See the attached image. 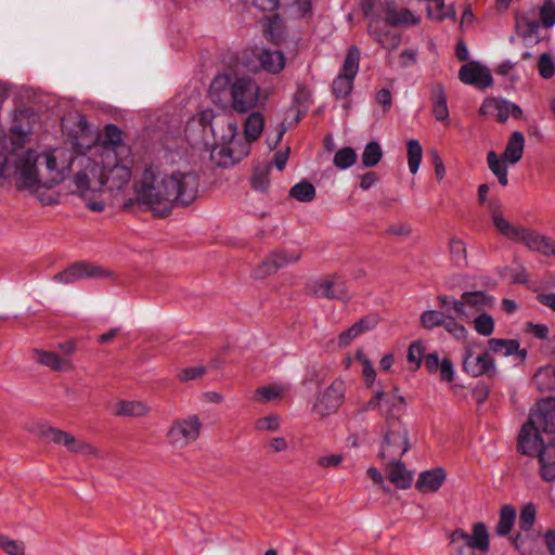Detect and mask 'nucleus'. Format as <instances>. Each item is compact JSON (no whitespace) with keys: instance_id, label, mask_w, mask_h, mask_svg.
I'll return each instance as SVG.
<instances>
[{"instance_id":"f257e3e1","label":"nucleus","mask_w":555,"mask_h":555,"mask_svg":"<svg viewBox=\"0 0 555 555\" xmlns=\"http://www.w3.org/2000/svg\"><path fill=\"white\" fill-rule=\"evenodd\" d=\"M81 171L73 179L75 193L85 201L88 209L94 212L104 210L106 204L102 193L108 190H121L131 179L133 160L131 156H120L114 160L103 159L100 154L80 158Z\"/></svg>"},{"instance_id":"f03ea898","label":"nucleus","mask_w":555,"mask_h":555,"mask_svg":"<svg viewBox=\"0 0 555 555\" xmlns=\"http://www.w3.org/2000/svg\"><path fill=\"white\" fill-rule=\"evenodd\" d=\"M198 177L192 171L163 173L155 167L145 169L137 185V198L157 216L168 215L173 203L190 205L197 196Z\"/></svg>"},{"instance_id":"7ed1b4c3","label":"nucleus","mask_w":555,"mask_h":555,"mask_svg":"<svg viewBox=\"0 0 555 555\" xmlns=\"http://www.w3.org/2000/svg\"><path fill=\"white\" fill-rule=\"evenodd\" d=\"M367 410L380 409L386 417L379 456L384 462H397L409 451V431L400 417L405 412V399L397 388L386 392L376 390L367 402Z\"/></svg>"},{"instance_id":"20e7f679","label":"nucleus","mask_w":555,"mask_h":555,"mask_svg":"<svg viewBox=\"0 0 555 555\" xmlns=\"http://www.w3.org/2000/svg\"><path fill=\"white\" fill-rule=\"evenodd\" d=\"M197 125L203 127L205 135L209 132L214 138L220 139L221 145L214 147L211 151V158L219 166H232L248 153V145L246 143L238 144L236 142L238 134L237 124L228 120L225 116L216 114L212 109L207 108L199 112L189 121V128Z\"/></svg>"},{"instance_id":"39448f33","label":"nucleus","mask_w":555,"mask_h":555,"mask_svg":"<svg viewBox=\"0 0 555 555\" xmlns=\"http://www.w3.org/2000/svg\"><path fill=\"white\" fill-rule=\"evenodd\" d=\"M39 153L28 149L9 153L5 138L0 137V180H11L16 189L30 194L48 189L43 171L38 167Z\"/></svg>"},{"instance_id":"423d86ee","label":"nucleus","mask_w":555,"mask_h":555,"mask_svg":"<svg viewBox=\"0 0 555 555\" xmlns=\"http://www.w3.org/2000/svg\"><path fill=\"white\" fill-rule=\"evenodd\" d=\"M229 86L231 95L230 106L233 111L244 114L256 107L260 101V88L248 77L231 79L229 75H218L211 82L209 98L221 109L229 106L225 87Z\"/></svg>"},{"instance_id":"0eeeda50","label":"nucleus","mask_w":555,"mask_h":555,"mask_svg":"<svg viewBox=\"0 0 555 555\" xmlns=\"http://www.w3.org/2000/svg\"><path fill=\"white\" fill-rule=\"evenodd\" d=\"M87 151L81 152L67 145H48L39 153V159L43 164V175L48 189H52L75 170V175L81 171L80 158L87 156Z\"/></svg>"},{"instance_id":"6e6552de","label":"nucleus","mask_w":555,"mask_h":555,"mask_svg":"<svg viewBox=\"0 0 555 555\" xmlns=\"http://www.w3.org/2000/svg\"><path fill=\"white\" fill-rule=\"evenodd\" d=\"M545 434L555 433V399L541 400L531 411L528 421L522 425L518 436V450L521 453H530L534 450L537 438H543Z\"/></svg>"},{"instance_id":"1a4fd4ad","label":"nucleus","mask_w":555,"mask_h":555,"mask_svg":"<svg viewBox=\"0 0 555 555\" xmlns=\"http://www.w3.org/2000/svg\"><path fill=\"white\" fill-rule=\"evenodd\" d=\"M452 555H487L490 548V535L483 522H476L470 532L455 529L450 537Z\"/></svg>"},{"instance_id":"9d476101","label":"nucleus","mask_w":555,"mask_h":555,"mask_svg":"<svg viewBox=\"0 0 555 555\" xmlns=\"http://www.w3.org/2000/svg\"><path fill=\"white\" fill-rule=\"evenodd\" d=\"M525 150V135L520 131H513L505 145L502 157L494 151L487 154V163L491 172L503 186L508 183V166L516 165L522 157Z\"/></svg>"},{"instance_id":"9b49d317","label":"nucleus","mask_w":555,"mask_h":555,"mask_svg":"<svg viewBox=\"0 0 555 555\" xmlns=\"http://www.w3.org/2000/svg\"><path fill=\"white\" fill-rule=\"evenodd\" d=\"M203 423L195 414L172 421L166 433V442L172 450H183L195 443L202 433Z\"/></svg>"},{"instance_id":"f8f14e48","label":"nucleus","mask_w":555,"mask_h":555,"mask_svg":"<svg viewBox=\"0 0 555 555\" xmlns=\"http://www.w3.org/2000/svg\"><path fill=\"white\" fill-rule=\"evenodd\" d=\"M88 156L100 154L103 159L114 160L117 155L131 156L130 149L122 143V132L115 125H107L104 129V139L100 144L89 146Z\"/></svg>"},{"instance_id":"ddd939ff","label":"nucleus","mask_w":555,"mask_h":555,"mask_svg":"<svg viewBox=\"0 0 555 555\" xmlns=\"http://www.w3.org/2000/svg\"><path fill=\"white\" fill-rule=\"evenodd\" d=\"M359 63L360 51L353 46L348 50L343 67L333 81V93L336 98L344 99L351 93L354 78L359 72Z\"/></svg>"},{"instance_id":"4468645a","label":"nucleus","mask_w":555,"mask_h":555,"mask_svg":"<svg viewBox=\"0 0 555 555\" xmlns=\"http://www.w3.org/2000/svg\"><path fill=\"white\" fill-rule=\"evenodd\" d=\"M346 389V382L343 378H335L330 386L319 392L313 411L321 416L336 413L345 401Z\"/></svg>"},{"instance_id":"2eb2a0df","label":"nucleus","mask_w":555,"mask_h":555,"mask_svg":"<svg viewBox=\"0 0 555 555\" xmlns=\"http://www.w3.org/2000/svg\"><path fill=\"white\" fill-rule=\"evenodd\" d=\"M534 450L524 453L529 456H537L539 462L540 476L545 481L555 480V438H537Z\"/></svg>"},{"instance_id":"dca6fc26","label":"nucleus","mask_w":555,"mask_h":555,"mask_svg":"<svg viewBox=\"0 0 555 555\" xmlns=\"http://www.w3.org/2000/svg\"><path fill=\"white\" fill-rule=\"evenodd\" d=\"M463 371L472 377L496 375L495 362L488 351L475 352L467 348L463 356Z\"/></svg>"},{"instance_id":"f3484780","label":"nucleus","mask_w":555,"mask_h":555,"mask_svg":"<svg viewBox=\"0 0 555 555\" xmlns=\"http://www.w3.org/2000/svg\"><path fill=\"white\" fill-rule=\"evenodd\" d=\"M43 436L50 441L63 444L68 451L79 453L86 456H99V451L89 442L77 440L67 431L49 427L43 431Z\"/></svg>"},{"instance_id":"a211bd4d","label":"nucleus","mask_w":555,"mask_h":555,"mask_svg":"<svg viewBox=\"0 0 555 555\" xmlns=\"http://www.w3.org/2000/svg\"><path fill=\"white\" fill-rule=\"evenodd\" d=\"M312 291L319 298L346 300L349 298L346 282L338 275H326L313 283Z\"/></svg>"},{"instance_id":"6ab92c4d","label":"nucleus","mask_w":555,"mask_h":555,"mask_svg":"<svg viewBox=\"0 0 555 555\" xmlns=\"http://www.w3.org/2000/svg\"><path fill=\"white\" fill-rule=\"evenodd\" d=\"M459 78L463 83L478 89H486L493 83L490 69L478 62H468L463 65L460 68Z\"/></svg>"},{"instance_id":"aec40b11","label":"nucleus","mask_w":555,"mask_h":555,"mask_svg":"<svg viewBox=\"0 0 555 555\" xmlns=\"http://www.w3.org/2000/svg\"><path fill=\"white\" fill-rule=\"evenodd\" d=\"M463 304L460 319L466 322H470L473 317L485 313L487 308L493 306V299L483 292H466L461 297Z\"/></svg>"},{"instance_id":"412c9836","label":"nucleus","mask_w":555,"mask_h":555,"mask_svg":"<svg viewBox=\"0 0 555 555\" xmlns=\"http://www.w3.org/2000/svg\"><path fill=\"white\" fill-rule=\"evenodd\" d=\"M299 258L300 254L295 251L291 254L286 251L274 253L253 270V276L259 280L264 279L276 272L280 268L297 261Z\"/></svg>"},{"instance_id":"4be33fe9","label":"nucleus","mask_w":555,"mask_h":555,"mask_svg":"<svg viewBox=\"0 0 555 555\" xmlns=\"http://www.w3.org/2000/svg\"><path fill=\"white\" fill-rule=\"evenodd\" d=\"M489 212L496 231L512 242H517L525 227L513 224L500 209L499 202L489 203Z\"/></svg>"},{"instance_id":"5701e85b","label":"nucleus","mask_w":555,"mask_h":555,"mask_svg":"<svg viewBox=\"0 0 555 555\" xmlns=\"http://www.w3.org/2000/svg\"><path fill=\"white\" fill-rule=\"evenodd\" d=\"M537 517V509L532 503H527L521 507L519 515V529L518 533L514 539L516 548L522 554H527L529 548L527 546V539L529 531L531 530Z\"/></svg>"},{"instance_id":"b1692460","label":"nucleus","mask_w":555,"mask_h":555,"mask_svg":"<svg viewBox=\"0 0 555 555\" xmlns=\"http://www.w3.org/2000/svg\"><path fill=\"white\" fill-rule=\"evenodd\" d=\"M386 23L393 27H408L420 22V16L409 9H397L393 2H386L384 7Z\"/></svg>"},{"instance_id":"393cba45","label":"nucleus","mask_w":555,"mask_h":555,"mask_svg":"<svg viewBox=\"0 0 555 555\" xmlns=\"http://www.w3.org/2000/svg\"><path fill=\"white\" fill-rule=\"evenodd\" d=\"M100 270L89 262H77L54 275L53 280L65 284L74 283L80 279L98 276Z\"/></svg>"},{"instance_id":"a878e982","label":"nucleus","mask_w":555,"mask_h":555,"mask_svg":"<svg viewBox=\"0 0 555 555\" xmlns=\"http://www.w3.org/2000/svg\"><path fill=\"white\" fill-rule=\"evenodd\" d=\"M367 33L386 50L393 51L400 46V36L395 31L385 30L378 20L370 21Z\"/></svg>"},{"instance_id":"bb28decb","label":"nucleus","mask_w":555,"mask_h":555,"mask_svg":"<svg viewBox=\"0 0 555 555\" xmlns=\"http://www.w3.org/2000/svg\"><path fill=\"white\" fill-rule=\"evenodd\" d=\"M425 366L430 374L439 372L443 382L450 383L454 379L455 371L452 361L448 358L440 360L436 352L428 353L425 357Z\"/></svg>"},{"instance_id":"cd10ccee","label":"nucleus","mask_w":555,"mask_h":555,"mask_svg":"<svg viewBox=\"0 0 555 555\" xmlns=\"http://www.w3.org/2000/svg\"><path fill=\"white\" fill-rule=\"evenodd\" d=\"M488 344L490 350L499 356H514L519 361H524L527 357V351L520 348V344L516 339L491 338Z\"/></svg>"},{"instance_id":"c85d7f7f","label":"nucleus","mask_w":555,"mask_h":555,"mask_svg":"<svg viewBox=\"0 0 555 555\" xmlns=\"http://www.w3.org/2000/svg\"><path fill=\"white\" fill-rule=\"evenodd\" d=\"M35 359L38 363L59 372L73 370L74 364L70 358L61 357L55 352L36 349Z\"/></svg>"},{"instance_id":"c756f323","label":"nucleus","mask_w":555,"mask_h":555,"mask_svg":"<svg viewBox=\"0 0 555 555\" xmlns=\"http://www.w3.org/2000/svg\"><path fill=\"white\" fill-rule=\"evenodd\" d=\"M260 68L270 74L281 73L286 64L283 52L279 50L262 49L258 55Z\"/></svg>"},{"instance_id":"7c9ffc66","label":"nucleus","mask_w":555,"mask_h":555,"mask_svg":"<svg viewBox=\"0 0 555 555\" xmlns=\"http://www.w3.org/2000/svg\"><path fill=\"white\" fill-rule=\"evenodd\" d=\"M447 478V473L443 468L438 467L421 473L416 487L423 492L438 491Z\"/></svg>"},{"instance_id":"2f4dec72","label":"nucleus","mask_w":555,"mask_h":555,"mask_svg":"<svg viewBox=\"0 0 555 555\" xmlns=\"http://www.w3.org/2000/svg\"><path fill=\"white\" fill-rule=\"evenodd\" d=\"M511 102L504 99H486L479 113L485 116H494L499 121H505L511 117Z\"/></svg>"},{"instance_id":"473e14b6","label":"nucleus","mask_w":555,"mask_h":555,"mask_svg":"<svg viewBox=\"0 0 555 555\" xmlns=\"http://www.w3.org/2000/svg\"><path fill=\"white\" fill-rule=\"evenodd\" d=\"M550 237L542 235L533 230L528 228H524L522 233L520 234L517 243H522L529 249L540 253L545 256L548 248Z\"/></svg>"},{"instance_id":"72a5a7b5","label":"nucleus","mask_w":555,"mask_h":555,"mask_svg":"<svg viewBox=\"0 0 555 555\" xmlns=\"http://www.w3.org/2000/svg\"><path fill=\"white\" fill-rule=\"evenodd\" d=\"M433 114L438 121H449L447 95L443 86L440 83L433 87Z\"/></svg>"},{"instance_id":"f704fd0d","label":"nucleus","mask_w":555,"mask_h":555,"mask_svg":"<svg viewBox=\"0 0 555 555\" xmlns=\"http://www.w3.org/2000/svg\"><path fill=\"white\" fill-rule=\"evenodd\" d=\"M150 408L146 403L135 400H120L115 404V415L141 417L149 413Z\"/></svg>"},{"instance_id":"c9c22d12","label":"nucleus","mask_w":555,"mask_h":555,"mask_svg":"<svg viewBox=\"0 0 555 555\" xmlns=\"http://www.w3.org/2000/svg\"><path fill=\"white\" fill-rule=\"evenodd\" d=\"M375 322L370 319H361L348 330L344 331L338 336V345L340 347H347L351 344L359 335L370 331L375 326Z\"/></svg>"},{"instance_id":"e433bc0d","label":"nucleus","mask_w":555,"mask_h":555,"mask_svg":"<svg viewBox=\"0 0 555 555\" xmlns=\"http://www.w3.org/2000/svg\"><path fill=\"white\" fill-rule=\"evenodd\" d=\"M391 467L389 468V480L400 489H406L412 485L413 476L401 463L400 460L397 462H386Z\"/></svg>"},{"instance_id":"4c0bfd02","label":"nucleus","mask_w":555,"mask_h":555,"mask_svg":"<svg viewBox=\"0 0 555 555\" xmlns=\"http://www.w3.org/2000/svg\"><path fill=\"white\" fill-rule=\"evenodd\" d=\"M288 391L286 384H271L259 387L255 392V400L261 403L271 402L282 398Z\"/></svg>"},{"instance_id":"58836bf2","label":"nucleus","mask_w":555,"mask_h":555,"mask_svg":"<svg viewBox=\"0 0 555 555\" xmlns=\"http://www.w3.org/2000/svg\"><path fill=\"white\" fill-rule=\"evenodd\" d=\"M533 382L542 392L555 389V366L548 364L540 367L534 374Z\"/></svg>"},{"instance_id":"ea45409f","label":"nucleus","mask_w":555,"mask_h":555,"mask_svg":"<svg viewBox=\"0 0 555 555\" xmlns=\"http://www.w3.org/2000/svg\"><path fill=\"white\" fill-rule=\"evenodd\" d=\"M406 156L409 170L412 175H415L423 159V147L421 143L415 139H410L406 142Z\"/></svg>"},{"instance_id":"a19ab883","label":"nucleus","mask_w":555,"mask_h":555,"mask_svg":"<svg viewBox=\"0 0 555 555\" xmlns=\"http://www.w3.org/2000/svg\"><path fill=\"white\" fill-rule=\"evenodd\" d=\"M264 118L260 113H251L245 121V135L248 142L256 141L262 133Z\"/></svg>"},{"instance_id":"79ce46f5","label":"nucleus","mask_w":555,"mask_h":555,"mask_svg":"<svg viewBox=\"0 0 555 555\" xmlns=\"http://www.w3.org/2000/svg\"><path fill=\"white\" fill-rule=\"evenodd\" d=\"M427 13L431 20L443 21L447 18H455V12L452 7H447L443 0H427Z\"/></svg>"},{"instance_id":"37998d69","label":"nucleus","mask_w":555,"mask_h":555,"mask_svg":"<svg viewBox=\"0 0 555 555\" xmlns=\"http://www.w3.org/2000/svg\"><path fill=\"white\" fill-rule=\"evenodd\" d=\"M516 520V509L512 505H504L500 512V519L496 525V533L499 535L508 534Z\"/></svg>"},{"instance_id":"c03bdc74","label":"nucleus","mask_w":555,"mask_h":555,"mask_svg":"<svg viewBox=\"0 0 555 555\" xmlns=\"http://www.w3.org/2000/svg\"><path fill=\"white\" fill-rule=\"evenodd\" d=\"M289 195L298 202H311L315 196V189L312 183L301 181L292 186Z\"/></svg>"},{"instance_id":"a18cd8bd","label":"nucleus","mask_w":555,"mask_h":555,"mask_svg":"<svg viewBox=\"0 0 555 555\" xmlns=\"http://www.w3.org/2000/svg\"><path fill=\"white\" fill-rule=\"evenodd\" d=\"M357 160V153L352 147L339 149L333 158L335 167L340 170H346L354 165Z\"/></svg>"},{"instance_id":"49530a36","label":"nucleus","mask_w":555,"mask_h":555,"mask_svg":"<svg viewBox=\"0 0 555 555\" xmlns=\"http://www.w3.org/2000/svg\"><path fill=\"white\" fill-rule=\"evenodd\" d=\"M383 156V151L380 145L372 141L367 143L362 152V164L364 167H374L376 166Z\"/></svg>"},{"instance_id":"de8ad7c7","label":"nucleus","mask_w":555,"mask_h":555,"mask_svg":"<svg viewBox=\"0 0 555 555\" xmlns=\"http://www.w3.org/2000/svg\"><path fill=\"white\" fill-rule=\"evenodd\" d=\"M475 331L481 336H490L494 332V319L487 312L472 319Z\"/></svg>"},{"instance_id":"09e8293b","label":"nucleus","mask_w":555,"mask_h":555,"mask_svg":"<svg viewBox=\"0 0 555 555\" xmlns=\"http://www.w3.org/2000/svg\"><path fill=\"white\" fill-rule=\"evenodd\" d=\"M425 346L421 340L414 341L408 349L406 359L411 365L412 371H416L421 367L424 359Z\"/></svg>"},{"instance_id":"8fccbe9b","label":"nucleus","mask_w":555,"mask_h":555,"mask_svg":"<svg viewBox=\"0 0 555 555\" xmlns=\"http://www.w3.org/2000/svg\"><path fill=\"white\" fill-rule=\"evenodd\" d=\"M446 312L426 310L421 315V323L427 330L442 326V324L446 322Z\"/></svg>"},{"instance_id":"3c124183","label":"nucleus","mask_w":555,"mask_h":555,"mask_svg":"<svg viewBox=\"0 0 555 555\" xmlns=\"http://www.w3.org/2000/svg\"><path fill=\"white\" fill-rule=\"evenodd\" d=\"M356 357L357 360L362 364V375L366 386H373L376 378V371L373 367L371 361L366 358L362 350H358Z\"/></svg>"},{"instance_id":"603ef678","label":"nucleus","mask_w":555,"mask_h":555,"mask_svg":"<svg viewBox=\"0 0 555 555\" xmlns=\"http://www.w3.org/2000/svg\"><path fill=\"white\" fill-rule=\"evenodd\" d=\"M449 249L455 264L461 266L466 261V246L462 240L452 237L449 242Z\"/></svg>"},{"instance_id":"864d4df0","label":"nucleus","mask_w":555,"mask_h":555,"mask_svg":"<svg viewBox=\"0 0 555 555\" xmlns=\"http://www.w3.org/2000/svg\"><path fill=\"white\" fill-rule=\"evenodd\" d=\"M446 331L457 340H466L468 332L464 325L459 323L454 318L446 315V322L442 324Z\"/></svg>"},{"instance_id":"5fc2aeb1","label":"nucleus","mask_w":555,"mask_h":555,"mask_svg":"<svg viewBox=\"0 0 555 555\" xmlns=\"http://www.w3.org/2000/svg\"><path fill=\"white\" fill-rule=\"evenodd\" d=\"M537 67L539 75L544 79H550L555 74L554 59L548 53H543L540 55Z\"/></svg>"},{"instance_id":"6e6d98bb","label":"nucleus","mask_w":555,"mask_h":555,"mask_svg":"<svg viewBox=\"0 0 555 555\" xmlns=\"http://www.w3.org/2000/svg\"><path fill=\"white\" fill-rule=\"evenodd\" d=\"M540 18L544 27L550 28L555 25V2L545 0L540 8Z\"/></svg>"},{"instance_id":"4d7b16f0","label":"nucleus","mask_w":555,"mask_h":555,"mask_svg":"<svg viewBox=\"0 0 555 555\" xmlns=\"http://www.w3.org/2000/svg\"><path fill=\"white\" fill-rule=\"evenodd\" d=\"M0 548L8 555H24L25 546L23 542L12 540L8 535H0Z\"/></svg>"},{"instance_id":"13d9d810","label":"nucleus","mask_w":555,"mask_h":555,"mask_svg":"<svg viewBox=\"0 0 555 555\" xmlns=\"http://www.w3.org/2000/svg\"><path fill=\"white\" fill-rule=\"evenodd\" d=\"M282 7L295 8V14L304 17L311 12V0H280Z\"/></svg>"},{"instance_id":"bf43d9fd","label":"nucleus","mask_w":555,"mask_h":555,"mask_svg":"<svg viewBox=\"0 0 555 555\" xmlns=\"http://www.w3.org/2000/svg\"><path fill=\"white\" fill-rule=\"evenodd\" d=\"M281 426V420L278 415H268L259 418L255 427L259 431H276Z\"/></svg>"},{"instance_id":"052dcab7","label":"nucleus","mask_w":555,"mask_h":555,"mask_svg":"<svg viewBox=\"0 0 555 555\" xmlns=\"http://www.w3.org/2000/svg\"><path fill=\"white\" fill-rule=\"evenodd\" d=\"M437 299L443 310L448 311L449 309H452L454 310L459 318L461 317V313H464V311L462 310L463 304L461 302V299H456L452 296L446 295H440L438 296Z\"/></svg>"},{"instance_id":"680f3d73","label":"nucleus","mask_w":555,"mask_h":555,"mask_svg":"<svg viewBox=\"0 0 555 555\" xmlns=\"http://www.w3.org/2000/svg\"><path fill=\"white\" fill-rule=\"evenodd\" d=\"M206 372L205 366L196 365L191 367L181 369L178 373V377L182 382H190L202 377Z\"/></svg>"},{"instance_id":"e2e57ef3","label":"nucleus","mask_w":555,"mask_h":555,"mask_svg":"<svg viewBox=\"0 0 555 555\" xmlns=\"http://www.w3.org/2000/svg\"><path fill=\"white\" fill-rule=\"evenodd\" d=\"M269 165L266 166L262 169H257L253 176V186L256 190L263 191L269 185V178H268V171H269Z\"/></svg>"},{"instance_id":"0e129e2a","label":"nucleus","mask_w":555,"mask_h":555,"mask_svg":"<svg viewBox=\"0 0 555 555\" xmlns=\"http://www.w3.org/2000/svg\"><path fill=\"white\" fill-rule=\"evenodd\" d=\"M33 132V127L30 125L23 126L20 124H15L11 128V133L16 139L17 143H24L29 139L30 133Z\"/></svg>"},{"instance_id":"69168bd1","label":"nucleus","mask_w":555,"mask_h":555,"mask_svg":"<svg viewBox=\"0 0 555 555\" xmlns=\"http://www.w3.org/2000/svg\"><path fill=\"white\" fill-rule=\"evenodd\" d=\"M343 456L340 454H330L319 457L318 465L323 468L337 467L341 464Z\"/></svg>"},{"instance_id":"338daca9","label":"nucleus","mask_w":555,"mask_h":555,"mask_svg":"<svg viewBox=\"0 0 555 555\" xmlns=\"http://www.w3.org/2000/svg\"><path fill=\"white\" fill-rule=\"evenodd\" d=\"M251 4L260 11L272 12L281 5L280 0H250Z\"/></svg>"},{"instance_id":"774afa93","label":"nucleus","mask_w":555,"mask_h":555,"mask_svg":"<svg viewBox=\"0 0 555 555\" xmlns=\"http://www.w3.org/2000/svg\"><path fill=\"white\" fill-rule=\"evenodd\" d=\"M376 101L380 104L384 111H388L392 104V95L388 89H380L376 93Z\"/></svg>"}]
</instances>
